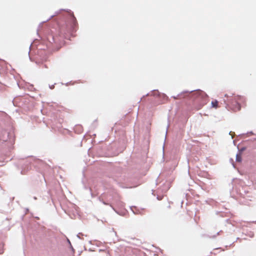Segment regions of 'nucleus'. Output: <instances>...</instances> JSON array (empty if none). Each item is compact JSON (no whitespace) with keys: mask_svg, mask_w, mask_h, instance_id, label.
<instances>
[{"mask_svg":"<svg viewBox=\"0 0 256 256\" xmlns=\"http://www.w3.org/2000/svg\"><path fill=\"white\" fill-rule=\"evenodd\" d=\"M224 96L226 98H232L230 100H224V102L230 106V107L234 112H237L240 110V104L244 103L245 100L243 96H234L232 93L229 94H226Z\"/></svg>","mask_w":256,"mask_h":256,"instance_id":"f257e3e1","label":"nucleus"},{"mask_svg":"<svg viewBox=\"0 0 256 256\" xmlns=\"http://www.w3.org/2000/svg\"><path fill=\"white\" fill-rule=\"evenodd\" d=\"M193 96L198 101L200 102L202 106L206 104L208 102V96L205 92L198 90L195 91L193 94Z\"/></svg>","mask_w":256,"mask_h":256,"instance_id":"f03ea898","label":"nucleus"},{"mask_svg":"<svg viewBox=\"0 0 256 256\" xmlns=\"http://www.w3.org/2000/svg\"><path fill=\"white\" fill-rule=\"evenodd\" d=\"M116 212L120 216H126L127 213L126 209H114Z\"/></svg>","mask_w":256,"mask_h":256,"instance_id":"7ed1b4c3","label":"nucleus"},{"mask_svg":"<svg viewBox=\"0 0 256 256\" xmlns=\"http://www.w3.org/2000/svg\"><path fill=\"white\" fill-rule=\"evenodd\" d=\"M218 101L216 100L212 102L211 103L212 107L215 108H218Z\"/></svg>","mask_w":256,"mask_h":256,"instance_id":"20e7f679","label":"nucleus"},{"mask_svg":"<svg viewBox=\"0 0 256 256\" xmlns=\"http://www.w3.org/2000/svg\"><path fill=\"white\" fill-rule=\"evenodd\" d=\"M236 160L237 162H241L242 158L240 155H238V154L236 155Z\"/></svg>","mask_w":256,"mask_h":256,"instance_id":"39448f33","label":"nucleus"},{"mask_svg":"<svg viewBox=\"0 0 256 256\" xmlns=\"http://www.w3.org/2000/svg\"><path fill=\"white\" fill-rule=\"evenodd\" d=\"M130 210H132V212L133 213L136 214H137V212L136 211L134 210V209L131 208Z\"/></svg>","mask_w":256,"mask_h":256,"instance_id":"423d86ee","label":"nucleus"},{"mask_svg":"<svg viewBox=\"0 0 256 256\" xmlns=\"http://www.w3.org/2000/svg\"><path fill=\"white\" fill-rule=\"evenodd\" d=\"M72 19L74 20H76V18H75V17H74V16H72Z\"/></svg>","mask_w":256,"mask_h":256,"instance_id":"0eeeda50","label":"nucleus"},{"mask_svg":"<svg viewBox=\"0 0 256 256\" xmlns=\"http://www.w3.org/2000/svg\"><path fill=\"white\" fill-rule=\"evenodd\" d=\"M135 210H136V211H137L138 210V209L136 208Z\"/></svg>","mask_w":256,"mask_h":256,"instance_id":"6e6552de","label":"nucleus"},{"mask_svg":"<svg viewBox=\"0 0 256 256\" xmlns=\"http://www.w3.org/2000/svg\"><path fill=\"white\" fill-rule=\"evenodd\" d=\"M135 208L134 207H130V208Z\"/></svg>","mask_w":256,"mask_h":256,"instance_id":"1a4fd4ad","label":"nucleus"}]
</instances>
